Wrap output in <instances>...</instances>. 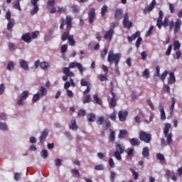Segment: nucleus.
Listing matches in <instances>:
<instances>
[{
    "label": "nucleus",
    "instance_id": "dca6fc26",
    "mask_svg": "<svg viewBox=\"0 0 182 182\" xmlns=\"http://www.w3.org/2000/svg\"><path fill=\"white\" fill-rule=\"evenodd\" d=\"M114 18L115 19H117L118 21H120L122 18H123V12L120 9H117L114 12Z\"/></svg>",
    "mask_w": 182,
    "mask_h": 182
},
{
    "label": "nucleus",
    "instance_id": "a211bd4d",
    "mask_svg": "<svg viewBox=\"0 0 182 182\" xmlns=\"http://www.w3.org/2000/svg\"><path fill=\"white\" fill-rule=\"evenodd\" d=\"M109 141L113 143L114 140H116V132L113 131V129H109Z\"/></svg>",
    "mask_w": 182,
    "mask_h": 182
},
{
    "label": "nucleus",
    "instance_id": "ddd939ff",
    "mask_svg": "<svg viewBox=\"0 0 182 182\" xmlns=\"http://www.w3.org/2000/svg\"><path fill=\"white\" fill-rule=\"evenodd\" d=\"M129 112L127 111H119L118 113V117L119 119V122L126 121V118L127 117Z\"/></svg>",
    "mask_w": 182,
    "mask_h": 182
},
{
    "label": "nucleus",
    "instance_id": "2f4dec72",
    "mask_svg": "<svg viewBox=\"0 0 182 182\" xmlns=\"http://www.w3.org/2000/svg\"><path fill=\"white\" fill-rule=\"evenodd\" d=\"M142 156H144V157H149L150 156V153L149 152V148L147 146L143 148Z\"/></svg>",
    "mask_w": 182,
    "mask_h": 182
},
{
    "label": "nucleus",
    "instance_id": "6ab92c4d",
    "mask_svg": "<svg viewBox=\"0 0 182 182\" xmlns=\"http://www.w3.org/2000/svg\"><path fill=\"white\" fill-rule=\"evenodd\" d=\"M87 120L90 123H93V122H95V120H96V114H95L93 113L87 114Z\"/></svg>",
    "mask_w": 182,
    "mask_h": 182
},
{
    "label": "nucleus",
    "instance_id": "9d476101",
    "mask_svg": "<svg viewBox=\"0 0 182 182\" xmlns=\"http://www.w3.org/2000/svg\"><path fill=\"white\" fill-rule=\"evenodd\" d=\"M114 34V30H113V28H110L109 31L105 32V34L104 35V39H105V41H108V42H110L112 39H113Z\"/></svg>",
    "mask_w": 182,
    "mask_h": 182
},
{
    "label": "nucleus",
    "instance_id": "4d7b16f0",
    "mask_svg": "<svg viewBox=\"0 0 182 182\" xmlns=\"http://www.w3.org/2000/svg\"><path fill=\"white\" fill-rule=\"evenodd\" d=\"M39 99H41V94H39V93H37V94H36V95H34L33 96V102H34V103H36V101L37 100H39Z\"/></svg>",
    "mask_w": 182,
    "mask_h": 182
},
{
    "label": "nucleus",
    "instance_id": "5701e85b",
    "mask_svg": "<svg viewBox=\"0 0 182 182\" xmlns=\"http://www.w3.org/2000/svg\"><path fill=\"white\" fill-rule=\"evenodd\" d=\"M156 0H153L151 3L149 4V6L145 9V11H147V12H151L154 9V6H156Z\"/></svg>",
    "mask_w": 182,
    "mask_h": 182
},
{
    "label": "nucleus",
    "instance_id": "de8ad7c7",
    "mask_svg": "<svg viewBox=\"0 0 182 182\" xmlns=\"http://www.w3.org/2000/svg\"><path fill=\"white\" fill-rule=\"evenodd\" d=\"M41 156L43 159H48V150L43 149L41 152Z\"/></svg>",
    "mask_w": 182,
    "mask_h": 182
},
{
    "label": "nucleus",
    "instance_id": "3c124183",
    "mask_svg": "<svg viewBox=\"0 0 182 182\" xmlns=\"http://www.w3.org/2000/svg\"><path fill=\"white\" fill-rule=\"evenodd\" d=\"M55 0H48L47 3V8H52L55 6Z\"/></svg>",
    "mask_w": 182,
    "mask_h": 182
},
{
    "label": "nucleus",
    "instance_id": "37998d69",
    "mask_svg": "<svg viewBox=\"0 0 182 182\" xmlns=\"http://www.w3.org/2000/svg\"><path fill=\"white\" fill-rule=\"evenodd\" d=\"M103 122H105V117L103 116H100L97 119V124H98L99 126L103 124Z\"/></svg>",
    "mask_w": 182,
    "mask_h": 182
},
{
    "label": "nucleus",
    "instance_id": "7ed1b4c3",
    "mask_svg": "<svg viewBox=\"0 0 182 182\" xmlns=\"http://www.w3.org/2000/svg\"><path fill=\"white\" fill-rule=\"evenodd\" d=\"M120 59H122L121 53H113V51H109L107 56V62L110 65H113V62L114 63L115 66V72L117 75H120V71L119 70V63L120 62Z\"/></svg>",
    "mask_w": 182,
    "mask_h": 182
},
{
    "label": "nucleus",
    "instance_id": "13d9d810",
    "mask_svg": "<svg viewBox=\"0 0 182 182\" xmlns=\"http://www.w3.org/2000/svg\"><path fill=\"white\" fill-rule=\"evenodd\" d=\"M98 78L100 79V82H105L107 80V77L106 75H104L103 74L99 75Z\"/></svg>",
    "mask_w": 182,
    "mask_h": 182
},
{
    "label": "nucleus",
    "instance_id": "680f3d73",
    "mask_svg": "<svg viewBox=\"0 0 182 182\" xmlns=\"http://www.w3.org/2000/svg\"><path fill=\"white\" fill-rule=\"evenodd\" d=\"M38 35H39V31H33L31 33V39H36V38H38Z\"/></svg>",
    "mask_w": 182,
    "mask_h": 182
},
{
    "label": "nucleus",
    "instance_id": "69168bd1",
    "mask_svg": "<svg viewBox=\"0 0 182 182\" xmlns=\"http://www.w3.org/2000/svg\"><path fill=\"white\" fill-rule=\"evenodd\" d=\"M109 119L113 122H116V111H114L109 116Z\"/></svg>",
    "mask_w": 182,
    "mask_h": 182
},
{
    "label": "nucleus",
    "instance_id": "bf43d9fd",
    "mask_svg": "<svg viewBox=\"0 0 182 182\" xmlns=\"http://www.w3.org/2000/svg\"><path fill=\"white\" fill-rule=\"evenodd\" d=\"M95 168L97 171H102L105 170V166H103V164H100V165H96L95 166Z\"/></svg>",
    "mask_w": 182,
    "mask_h": 182
},
{
    "label": "nucleus",
    "instance_id": "bb28decb",
    "mask_svg": "<svg viewBox=\"0 0 182 182\" xmlns=\"http://www.w3.org/2000/svg\"><path fill=\"white\" fill-rule=\"evenodd\" d=\"M71 124L69 125V129L76 132L77 130V124H76V120H71Z\"/></svg>",
    "mask_w": 182,
    "mask_h": 182
},
{
    "label": "nucleus",
    "instance_id": "4c0bfd02",
    "mask_svg": "<svg viewBox=\"0 0 182 182\" xmlns=\"http://www.w3.org/2000/svg\"><path fill=\"white\" fill-rule=\"evenodd\" d=\"M89 102H92V98L90 95H87L82 100V103H84V105H86V103H89Z\"/></svg>",
    "mask_w": 182,
    "mask_h": 182
},
{
    "label": "nucleus",
    "instance_id": "412c9836",
    "mask_svg": "<svg viewBox=\"0 0 182 182\" xmlns=\"http://www.w3.org/2000/svg\"><path fill=\"white\" fill-rule=\"evenodd\" d=\"M129 143L132 146H140V140L137 138H132L129 139Z\"/></svg>",
    "mask_w": 182,
    "mask_h": 182
},
{
    "label": "nucleus",
    "instance_id": "6e6552de",
    "mask_svg": "<svg viewBox=\"0 0 182 182\" xmlns=\"http://www.w3.org/2000/svg\"><path fill=\"white\" fill-rule=\"evenodd\" d=\"M88 19L89 23H93L96 19V9L95 8H91L88 12Z\"/></svg>",
    "mask_w": 182,
    "mask_h": 182
},
{
    "label": "nucleus",
    "instance_id": "8fccbe9b",
    "mask_svg": "<svg viewBox=\"0 0 182 182\" xmlns=\"http://www.w3.org/2000/svg\"><path fill=\"white\" fill-rule=\"evenodd\" d=\"M80 85H81V86H86V87H87V86H90V82H89L88 81H86V80H85V79H82L81 80H80Z\"/></svg>",
    "mask_w": 182,
    "mask_h": 182
},
{
    "label": "nucleus",
    "instance_id": "4468645a",
    "mask_svg": "<svg viewBox=\"0 0 182 182\" xmlns=\"http://www.w3.org/2000/svg\"><path fill=\"white\" fill-rule=\"evenodd\" d=\"M21 39H22V41L26 42V43H31V42H32V37H31V33H26L23 34L21 36Z\"/></svg>",
    "mask_w": 182,
    "mask_h": 182
},
{
    "label": "nucleus",
    "instance_id": "c756f323",
    "mask_svg": "<svg viewBox=\"0 0 182 182\" xmlns=\"http://www.w3.org/2000/svg\"><path fill=\"white\" fill-rule=\"evenodd\" d=\"M93 103H95L96 105H102V100L98 97L97 95H93Z\"/></svg>",
    "mask_w": 182,
    "mask_h": 182
},
{
    "label": "nucleus",
    "instance_id": "393cba45",
    "mask_svg": "<svg viewBox=\"0 0 182 182\" xmlns=\"http://www.w3.org/2000/svg\"><path fill=\"white\" fill-rule=\"evenodd\" d=\"M40 68L43 69V70H48V69H49V63L46 61H43L40 63Z\"/></svg>",
    "mask_w": 182,
    "mask_h": 182
},
{
    "label": "nucleus",
    "instance_id": "b1692460",
    "mask_svg": "<svg viewBox=\"0 0 182 182\" xmlns=\"http://www.w3.org/2000/svg\"><path fill=\"white\" fill-rule=\"evenodd\" d=\"M164 136L165 137H166V144H168V146H170V144L173 143V134L169 133L166 134V135Z\"/></svg>",
    "mask_w": 182,
    "mask_h": 182
},
{
    "label": "nucleus",
    "instance_id": "79ce46f5",
    "mask_svg": "<svg viewBox=\"0 0 182 182\" xmlns=\"http://www.w3.org/2000/svg\"><path fill=\"white\" fill-rule=\"evenodd\" d=\"M167 75H168V71L165 70L160 77L161 80H162V82H164V80H166V77H167Z\"/></svg>",
    "mask_w": 182,
    "mask_h": 182
},
{
    "label": "nucleus",
    "instance_id": "6e6d98bb",
    "mask_svg": "<svg viewBox=\"0 0 182 182\" xmlns=\"http://www.w3.org/2000/svg\"><path fill=\"white\" fill-rule=\"evenodd\" d=\"M130 171L132 173V175L134 176V178L135 180H137V178H139V173L134 171V169L133 168H129Z\"/></svg>",
    "mask_w": 182,
    "mask_h": 182
},
{
    "label": "nucleus",
    "instance_id": "58836bf2",
    "mask_svg": "<svg viewBox=\"0 0 182 182\" xmlns=\"http://www.w3.org/2000/svg\"><path fill=\"white\" fill-rule=\"evenodd\" d=\"M181 46V44L180 43V41H175L173 43V49L174 50H177V49H180V47Z\"/></svg>",
    "mask_w": 182,
    "mask_h": 182
},
{
    "label": "nucleus",
    "instance_id": "f8f14e48",
    "mask_svg": "<svg viewBox=\"0 0 182 182\" xmlns=\"http://www.w3.org/2000/svg\"><path fill=\"white\" fill-rule=\"evenodd\" d=\"M164 16V14L163 11L160 10L159 11V18L156 20V26L159 29H161V21H163V17Z\"/></svg>",
    "mask_w": 182,
    "mask_h": 182
},
{
    "label": "nucleus",
    "instance_id": "0eeeda50",
    "mask_svg": "<svg viewBox=\"0 0 182 182\" xmlns=\"http://www.w3.org/2000/svg\"><path fill=\"white\" fill-rule=\"evenodd\" d=\"M110 85H111L110 94L112 95V97L111 98V101L109 103L112 107H116V106H117V101L116 100V95L113 92V81L110 82Z\"/></svg>",
    "mask_w": 182,
    "mask_h": 182
},
{
    "label": "nucleus",
    "instance_id": "f704fd0d",
    "mask_svg": "<svg viewBox=\"0 0 182 182\" xmlns=\"http://www.w3.org/2000/svg\"><path fill=\"white\" fill-rule=\"evenodd\" d=\"M68 42L70 46H75V45H76V41H75V39L73 38V35H70L68 37Z\"/></svg>",
    "mask_w": 182,
    "mask_h": 182
},
{
    "label": "nucleus",
    "instance_id": "72a5a7b5",
    "mask_svg": "<svg viewBox=\"0 0 182 182\" xmlns=\"http://www.w3.org/2000/svg\"><path fill=\"white\" fill-rule=\"evenodd\" d=\"M115 147L118 151L120 153H124V146H122V144H118L117 142L115 144Z\"/></svg>",
    "mask_w": 182,
    "mask_h": 182
},
{
    "label": "nucleus",
    "instance_id": "0e129e2a",
    "mask_svg": "<svg viewBox=\"0 0 182 182\" xmlns=\"http://www.w3.org/2000/svg\"><path fill=\"white\" fill-rule=\"evenodd\" d=\"M71 174L73 176H80L79 171L77 169H71Z\"/></svg>",
    "mask_w": 182,
    "mask_h": 182
},
{
    "label": "nucleus",
    "instance_id": "338daca9",
    "mask_svg": "<svg viewBox=\"0 0 182 182\" xmlns=\"http://www.w3.org/2000/svg\"><path fill=\"white\" fill-rule=\"evenodd\" d=\"M141 41H143L141 37H138L136 42V48H140V43H141Z\"/></svg>",
    "mask_w": 182,
    "mask_h": 182
},
{
    "label": "nucleus",
    "instance_id": "e2e57ef3",
    "mask_svg": "<svg viewBox=\"0 0 182 182\" xmlns=\"http://www.w3.org/2000/svg\"><path fill=\"white\" fill-rule=\"evenodd\" d=\"M0 130H8L6 124L0 122Z\"/></svg>",
    "mask_w": 182,
    "mask_h": 182
},
{
    "label": "nucleus",
    "instance_id": "f257e3e1",
    "mask_svg": "<svg viewBox=\"0 0 182 182\" xmlns=\"http://www.w3.org/2000/svg\"><path fill=\"white\" fill-rule=\"evenodd\" d=\"M181 25L182 21L180 18H177L174 23L173 21H168V18L165 17L164 21H161V29L163 28V26L165 29L169 26L170 32H171V31L173 29L174 35H177V33L181 31Z\"/></svg>",
    "mask_w": 182,
    "mask_h": 182
},
{
    "label": "nucleus",
    "instance_id": "a878e982",
    "mask_svg": "<svg viewBox=\"0 0 182 182\" xmlns=\"http://www.w3.org/2000/svg\"><path fill=\"white\" fill-rule=\"evenodd\" d=\"M170 129H171V124L168 123L166 124L164 129V135L169 134L168 132H170Z\"/></svg>",
    "mask_w": 182,
    "mask_h": 182
},
{
    "label": "nucleus",
    "instance_id": "f3484780",
    "mask_svg": "<svg viewBox=\"0 0 182 182\" xmlns=\"http://www.w3.org/2000/svg\"><path fill=\"white\" fill-rule=\"evenodd\" d=\"M139 36H140V31H136L132 36L127 37L128 42H129V43L133 42V41L136 40V38H139Z\"/></svg>",
    "mask_w": 182,
    "mask_h": 182
},
{
    "label": "nucleus",
    "instance_id": "473e14b6",
    "mask_svg": "<svg viewBox=\"0 0 182 182\" xmlns=\"http://www.w3.org/2000/svg\"><path fill=\"white\" fill-rule=\"evenodd\" d=\"M125 136H127V131L122 129L119 131L118 139H124Z\"/></svg>",
    "mask_w": 182,
    "mask_h": 182
},
{
    "label": "nucleus",
    "instance_id": "774afa93",
    "mask_svg": "<svg viewBox=\"0 0 182 182\" xmlns=\"http://www.w3.org/2000/svg\"><path fill=\"white\" fill-rule=\"evenodd\" d=\"M177 174L179 177H182V166L177 169Z\"/></svg>",
    "mask_w": 182,
    "mask_h": 182
},
{
    "label": "nucleus",
    "instance_id": "c03bdc74",
    "mask_svg": "<svg viewBox=\"0 0 182 182\" xmlns=\"http://www.w3.org/2000/svg\"><path fill=\"white\" fill-rule=\"evenodd\" d=\"M133 151H134V149L133 148H131L128 151H127V156L129 157V160H132L133 159Z\"/></svg>",
    "mask_w": 182,
    "mask_h": 182
},
{
    "label": "nucleus",
    "instance_id": "864d4df0",
    "mask_svg": "<svg viewBox=\"0 0 182 182\" xmlns=\"http://www.w3.org/2000/svg\"><path fill=\"white\" fill-rule=\"evenodd\" d=\"M107 55V48H105L103 49V50L100 53V56L102 58V59H105V58H106V55Z\"/></svg>",
    "mask_w": 182,
    "mask_h": 182
},
{
    "label": "nucleus",
    "instance_id": "7c9ffc66",
    "mask_svg": "<svg viewBox=\"0 0 182 182\" xmlns=\"http://www.w3.org/2000/svg\"><path fill=\"white\" fill-rule=\"evenodd\" d=\"M159 109L161 112V120H166V112H164V108L161 105H159Z\"/></svg>",
    "mask_w": 182,
    "mask_h": 182
},
{
    "label": "nucleus",
    "instance_id": "c9c22d12",
    "mask_svg": "<svg viewBox=\"0 0 182 182\" xmlns=\"http://www.w3.org/2000/svg\"><path fill=\"white\" fill-rule=\"evenodd\" d=\"M142 77H144V79H149V77H150V71L149 69H145L144 70L142 73Z\"/></svg>",
    "mask_w": 182,
    "mask_h": 182
},
{
    "label": "nucleus",
    "instance_id": "423d86ee",
    "mask_svg": "<svg viewBox=\"0 0 182 182\" xmlns=\"http://www.w3.org/2000/svg\"><path fill=\"white\" fill-rule=\"evenodd\" d=\"M123 26L125 29H131L133 26V23L129 20V14L125 13L124 15V19L122 21Z\"/></svg>",
    "mask_w": 182,
    "mask_h": 182
},
{
    "label": "nucleus",
    "instance_id": "39448f33",
    "mask_svg": "<svg viewBox=\"0 0 182 182\" xmlns=\"http://www.w3.org/2000/svg\"><path fill=\"white\" fill-rule=\"evenodd\" d=\"M29 97V92L28 91H23L22 93H21L20 95V99L18 100H17L16 104L18 105V106H23V105H24V102L25 100H26V99H28V97Z\"/></svg>",
    "mask_w": 182,
    "mask_h": 182
},
{
    "label": "nucleus",
    "instance_id": "603ef678",
    "mask_svg": "<svg viewBox=\"0 0 182 182\" xmlns=\"http://www.w3.org/2000/svg\"><path fill=\"white\" fill-rule=\"evenodd\" d=\"M40 92H41V96H46L48 93V91H46V88H45V87H41Z\"/></svg>",
    "mask_w": 182,
    "mask_h": 182
},
{
    "label": "nucleus",
    "instance_id": "20e7f679",
    "mask_svg": "<svg viewBox=\"0 0 182 182\" xmlns=\"http://www.w3.org/2000/svg\"><path fill=\"white\" fill-rule=\"evenodd\" d=\"M139 139L141 141H144V143H150L151 141V134L141 131L139 132Z\"/></svg>",
    "mask_w": 182,
    "mask_h": 182
},
{
    "label": "nucleus",
    "instance_id": "1a4fd4ad",
    "mask_svg": "<svg viewBox=\"0 0 182 182\" xmlns=\"http://www.w3.org/2000/svg\"><path fill=\"white\" fill-rule=\"evenodd\" d=\"M73 68H77L80 75H83V66L80 63L73 62L69 65V69H73Z\"/></svg>",
    "mask_w": 182,
    "mask_h": 182
},
{
    "label": "nucleus",
    "instance_id": "ea45409f",
    "mask_svg": "<svg viewBox=\"0 0 182 182\" xmlns=\"http://www.w3.org/2000/svg\"><path fill=\"white\" fill-rule=\"evenodd\" d=\"M107 14V6L104 5L101 9V15L102 16H105Z\"/></svg>",
    "mask_w": 182,
    "mask_h": 182
},
{
    "label": "nucleus",
    "instance_id": "a18cd8bd",
    "mask_svg": "<svg viewBox=\"0 0 182 182\" xmlns=\"http://www.w3.org/2000/svg\"><path fill=\"white\" fill-rule=\"evenodd\" d=\"M15 68V64L12 61H9L7 65V70H12Z\"/></svg>",
    "mask_w": 182,
    "mask_h": 182
},
{
    "label": "nucleus",
    "instance_id": "e433bc0d",
    "mask_svg": "<svg viewBox=\"0 0 182 182\" xmlns=\"http://www.w3.org/2000/svg\"><path fill=\"white\" fill-rule=\"evenodd\" d=\"M13 6L15 9H18L19 11H22L21 9V4L19 3V0H16V2L14 3Z\"/></svg>",
    "mask_w": 182,
    "mask_h": 182
},
{
    "label": "nucleus",
    "instance_id": "2eb2a0df",
    "mask_svg": "<svg viewBox=\"0 0 182 182\" xmlns=\"http://www.w3.org/2000/svg\"><path fill=\"white\" fill-rule=\"evenodd\" d=\"M63 72L68 77H75V74L73 73V72H71L70 69L68 67L64 68L63 69Z\"/></svg>",
    "mask_w": 182,
    "mask_h": 182
},
{
    "label": "nucleus",
    "instance_id": "9b49d317",
    "mask_svg": "<svg viewBox=\"0 0 182 182\" xmlns=\"http://www.w3.org/2000/svg\"><path fill=\"white\" fill-rule=\"evenodd\" d=\"M49 136V129H45L41 132V135L39 137L40 143H45L46 137Z\"/></svg>",
    "mask_w": 182,
    "mask_h": 182
},
{
    "label": "nucleus",
    "instance_id": "f03ea898",
    "mask_svg": "<svg viewBox=\"0 0 182 182\" xmlns=\"http://www.w3.org/2000/svg\"><path fill=\"white\" fill-rule=\"evenodd\" d=\"M72 16H66L65 19L63 18H61L60 19V29L63 30L65 28V25H66V29L68 31H65L63 33V36L61 37V41L63 42H65L67 39H69V31L73 28V24L72 23Z\"/></svg>",
    "mask_w": 182,
    "mask_h": 182
},
{
    "label": "nucleus",
    "instance_id": "a19ab883",
    "mask_svg": "<svg viewBox=\"0 0 182 182\" xmlns=\"http://www.w3.org/2000/svg\"><path fill=\"white\" fill-rule=\"evenodd\" d=\"M57 9H58L57 12H58L60 14L66 12V7H63V6L61 7L60 6H58Z\"/></svg>",
    "mask_w": 182,
    "mask_h": 182
},
{
    "label": "nucleus",
    "instance_id": "09e8293b",
    "mask_svg": "<svg viewBox=\"0 0 182 182\" xmlns=\"http://www.w3.org/2000/svg\"><path fill=\"white\" fill-rule=\"evenodd\" d=\"M9 49L11 52H12V50H16V46L14 43H9Z\"/></svg>",
    "mask_w": 182,
    "mask_h": 182
},
{
    "label": "nucleus",
    "instance_id": "5fc2aeb1",
    "mask_svg": "<svg viewBox=\"0 0 182 182\" xmlns=\"http://www.w3.org/2000/svg\"><path fill=\"white\" fill-rule=\"evenodd\" d=\"M156 159L157 160H160V161H164V160H166V159L164 158V155L161 153L156 154Z\"/></svg>",
    "mask_w": 182,
    "mask_h": 182
},
{
    "label": "nucleus",
    "instance_id": "cd10ccee",
    "mask_svg": "<svg viewBox=\"0 0 182 182\" xmlns=\"http://www.w3.org/2000/svg\"><path fill=\"white\" fill-rule=\"evenodd\" d=\"M123 154V153H120L119 151V150H117L114 152V156L115 157V159H117V160H118V161H122V155Z\"/></svg>",
    "mask_w": 182,
    "mask_h": 182
},
{
    "label": "nucleus",
    "instance_id": "c85d7f7f",
    "mask_svg": "<svg viewBox=\"0 0 182 182\" xmlns=\"http://www.w3.org/2000/svg\"><path fill=\"white\" fill-rule=\"evenodd\" d=\"M14 26H15V20L11 19L9 21V23L7 24V31H11V29H12Z\"/></svg>",
    "mask_w": 182,
    "mask_h": 182
},
{
    "label": "nucleus",
    "instance_id": "49530a36",
    "mask_svg": "<svg viewBox=\"0 0 182 182\" xmlns=\"http://www.w3.org/2000/svg\"><path fill=\"white\" fill-rule=\"evenodd\" d=\"M77 116L78 117H84V116H86V111L85 109H79Z\"/></svg>",
    "mask_w": 182,
    "mask_h": 182
},
{
    "label": "nucleus",
    "instance_id": "052dcab7",
    "mask_svg": "<svg viewBox=\"0 0 182 182\" xmlns=\"http://www.w3.org/2000/svg\"><path fill=\"white\" fill-rule=\"evenodd\" d=\"M21 176H22L21 173H16L14 174V180L16 181H19V180H21Z\"/></svg>",
    "mask_w": 182,
    "mask_h": 182
},
{
    "label": "nucleus",
    "instance_id": "aec40b11",
    "mask_svg": "<svg viewBox=\"0 0 182 182\" xmlns=\"http://www.w3.org/2000/svg\"><path fill=\"white\" fill-rule=\"evenodd\" d=\"M176 82V76L174 73H170L169 77L168 78V85H173Z\"/></svg>",
    "mask_w": 182,
    "mask_h": 182
},
{
    "label": "nucleus",
    "instance_id": "4be33fe9",
    "mask_svg": "<svg viewBox=\"0 0 182 182\" xmlns=\"http://www.w3.org/2000/svg\"><path fill=\"white\" fill-rule=\"evenodd\" d=\"M20 66L24 70H29V65L28 63L26 60H21L20 61Z\"/></svg>",
    "mask_w": 182,
    "mask_h": 182
}]
</instances>
